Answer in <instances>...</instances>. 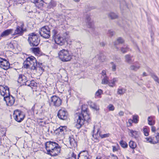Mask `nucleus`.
<instances>
[{"label":"nucleus","instance_id":"obj_32","mask_svg":"<svg viewBox=\"0 0 159 159\" xmlns=\"http://www.w3.org/2000/svg\"><path fill=\"white\" fill-rule=\"evenodd\" d=\"M52 38L54 40H55V38L59 36L58 34V31L56 29H53L52 31Z\"/></svg>","mask_w":159,"mask_h":159},{"label":"nucleus","instance_id":"obj_41","mask_svg":"<svg viewBox=\"0 0 159 159\" xmlns=\"http://www.w3.org/2000/svg\"><path fill=\"white\" fill-rule=\"evenodd\" d=\"M129 49L127 47H122L121 48V51L123 53H125L129 50Z\"/></svg>","mask_w":159,"mask_h":159},{"label":"nucleus","instance_id":"obj_30","mask_svg":"<svg viewBox=\"0 0 159 159\" xmlns=\"http://www.w3.org/2000/svg\"><path fill=\"white\" fill-rule=\"evenodd\" d=\"M108 16L111 19H114L118 17V15L114 12H111L109 14Z\"/></svg>","mask_w":159,"mask_h":159},{"label":"nucleus","instance_id":"obj_12","mask_svg":"<svg viewBox=\"0 0 159 159\" xmlns=\"http://www.w3.org/2000/svg\"><path fill=\"white\" fill-rule=\"evenodd\" d=\"M66 126H60L54 130V133L57 136H64L65 133L66 131Z\"/></svg>","mask_w":159,"mask_h":159},{"label":"nucleus","instance_id":"obj_35","mask_svg":"<svg viewBox=\"0 0 159 159\" xmlns=\"http://www.w3.org/2000/svg\"><path fill=\"white\" fill-rule=\"evenodd\" d=\"M139 117L138 115H134L133 116V122L135 123H137L139 121Z\"/></svg>","mask_w":159,"mask_h":159},{"label":"nucleus","instance_id":"obj_18","mask_svg":"<svg viewBox=\"0 0 159 159\" xmlns=\"http://www.w3.org/2000/svg\"><path fill=\"white\" fill-rule=\"evenodd\" d=\"M13 30L10 29H7L2 32L0 35V40L2 37H5L12 34Z\"/></svg>","mask_w":159,"mask_h":159},{"label":"nucleus","instance_id":"obj_59","mask_svg":"<svg viewBox=\"0 0 159 159\" xmlns=\"http://www.w3.org/2000/svg\"><path fill=\"white\" fill-rule=\"evenodd\" d=\"M42 63H38V64L37 68L38 67L41 70H43V67L41 66V65H42Z\"/></svg>","mask_w":159,"mask_h":159},{"label":"nucleus","instance_id":"obj_13","mask_svg":"<svg viewBox=\"0 0 159 159\" xmlns=\"http://www.w3.org/2000/svg\"><path fill=\"white\" fill-rule=\"evenodd\" d=\"M57 115L60 119L66 120L67 118L68 113L65 109H61L58 111Z\"/></svg>","mask_w":159,"mask_h":159},{"label":"nucleus","instance_id":"obj_57","mask_svg":"<svg viewBox=\"0 0 159 159\" xmlns=\"http://www.w3.org/2000/svg\"><path fill=\"white\" fill-rule=\"evenodd\" d=\"M102 75L104 77L106 76V72L105 70H103L101 73Z\"/></svg>","mask_w":159,"mask_h":159},{"label":"nucleus","instance_id":"obj_34","mask_svg":"<svg viewBox=\"0 0 159 159\" xmlns=\"http://www.w3.org/2000/svg\"><path fill=\"white\" fill-rule=\"evenodd\" d=\"M120 144L121 147L124 148H127L128 147L127 143L123 140H121L120 142Z\"/></svg>","mask_w":159,"mask_h":159},{"label":"nucleus","instance_id":"obj_1","mask_svg":"<svg viewBox=\"0 0 159 159\" xmlns=\"http://www.w3.org/2000/svg\"><path fill=\"white\" fill-rule=\"evenodd\" d=\"M48 154L52 156H56L60 153L61 147L55 142L48 141L45 144Z\"/></svg>","mask_w":159,"mask_h":159},{"label":"nucleus","instance_id":"obj_19","mask_svg":"<svg viewBox=\"0 0 159 159\" xmlns=\"http://www.w3.org/2000/svg\"><path fill=\"white\" fill-rule=\"evenodd\" d=\"M27 79L26 77L23 74H20L18 77L17 81L18 83L21 84V85H23L25 84V82Z\"/></svg>","mask_w":159,"mask_h":159},{"label":"nucleus","instance_id":"obj_38","mask_svg":"<svg viewBox=\"0 0 159 159\" xmlns=\"http://www.w3.org/2000/svg\"><path fill=\"white\" fill-rule=\"evenodd\" d=\"M151 75L155 81L159 84V79L156 75L154 74H151Z\"/></svg>","mask_w":159,"mask_h":159},{"label":"nucleus","instance_id":"obj_49","mask_svg":"<svg viewBox=\"0 0 159 159\" xmlns=\"http://www.w3.org/2000/svg\"><path fill=\"white\" fill-rule=\"evenodd\" d=\"M30 80H28L27 79L26 80V81L25 82V84H24L23 85H27L28 86L30 87Z\"/></svg>","mask_w":159,"mask_h":159},{"label":"nucleus","instance_id":"obj_51","mask_svg":"<svg viewBox=\"0 0 159 159\" xmlns=\"http://www.w3.org/2000/svg\"><path fill=\"white\" fill-rule=\"evenodd\" d=\"M143 133L144 134L145 136H148L149 135V133L147 130V129L146 128H143Z\"/></svg>","mask_w":159,"mask_h":159},{"label":"nucleus","instance_id":"obj_55","mask_svg":"<svg viewBox=\"0 0 159 159\" xmlns=\"http://www.w3.org/2000/svg\"><path fill=\"white\" fill-rule=\"evenodd\" d=\"M93 137L95 139H96V141H95V142H98L99 141V140L98 139L97 137L96 136V134H95V135H93Z\"/></svg>","mask_w":159,"mask_h":159},{"label":"nucleus","instance_id":"obj_56","mask_svg":"<svg viewBox=\"0 0 159 159\" xmlns=\"http://www.w3.org/2000/svg\"><path fill=\"white\" fill-rule=\"evenodd\" d=\"M81 159H90L89 158V155L81 157Z\"/></svg>","mask_w":159,"mask_h":159},{"label":"nucleus","instance_id":"obj_42","mask_svg":"<svg viewBox=\"0 0 159 159\" xmlns=\"http://www.w3.org/2000/svg\"><path fill=\"white\" fill-rule=\"evenodd\" d=\"M90 107L91 108L94 109L95 110L97 111L99 110V108L95 103H93L90 105Z\"/></svg>","mask_w":159,"mask_h":159},{"label":"nucleus","instance_id":"obj_29","mask_svg":"<svg viewBox=\"0 0 159 159\" xmlns=\"http://www.w3.org/2000/svg\"><path fill=\"white\" fill-rule=\"evenodd\" d=\"M109 82L108 77L107 76H105L103 77V79L102 80V84H108Z\"/></svg>","mask_w":159,"mask_h":159},{"label":"nucleus","instance_id":"obj_9","mask_svg":"<svg viewBox=\"0 0 159 159\" xmlns=\"http://www.w3.org/2000/svg\"><path fill=\"white\" fill-rule=\"evenodd\" d=\"M50 104L55 107H59L62 103V100L58 97L56 95H53L49 100Z\"/></svg>","mask_w":159,"mask_h":159},{"label":"nucleus","instance_id":"obj_11","mask_svg":"<svg viewBox=\"0 0 159 159\" xmlns=\"http://www.w3.org/2000/svg\"><path fill=\"white\" fill-rule=\"evenodd\" d=\"M67 35V34L66 32L64 34V37H65L64 38L60 36L57 37L56 38H55L54 40L55 43L60 46L64 45L66 42V38Z\"/></svg>","mask_w":159,"mask_h":159},{"label":"nucleus","instance_id":"obj_64","mask_svg":"<svg viewBox=\"0 0 159 159\" xmlns=\"http://www.w3.org/2000/svg\"><path fill=\"white\" fill-rule=\"evenodd\" d=\"M100 45L102 47H104L105 46V44L104 42H101L100 43Z\"/></svg>","mask_w":159,"mask_h":159},{"label":"nucleus","instance_id":"obj_62","mask_svg":"<svg viewBox=\"0 0 159 159\" xmlns=\"http://www.w3.org/2000/svg\"><path fill=\"white\" fill-rule=\"evenodd\" d=\"M59 7L61 8L62 9H65V7L64 6V5H62V4H60L59 5Z\"/></svg>","mask_w":159,"mask_h":159},{"label":"nucleus","instance_id":"obj_40","mask_svg":"<svg viewBox=\"0 0 159 159\" xmlns=\"http://www.w3.org/2000/svg\"><path fill=\"white\" fill-rule=\"evenodd\" d=\"M99 134L100 136L101 137L102 139L108 137L110 135V134L109 133L102 134H101L100 132L99 133Z\"/></svg>","mask_w":159,"mask_h":159},{"label":"nucleus","instance_id":"obj_44","mask_svg":"<svg viewBox=\"0 0 159 159\" xmlns=\"http://www.w3.org/2000/svg\"><path fill=\"white\" fill-rule=\"evenodd\" d=\"M148 124L149 125H153L155 122L152 121L151 118L150 117H148Z\"/></svg>","mask_w":159,"mask_h":159},{"label":"nucleus","instance_id":"obj_22","mask_svg":"<svg viewBox=\"0 0 159 159\" xmlns=\"http://www.w3.org/2000/svg\"><path fill=\"white\" fill-rule=\"evenodd\" d=\"M133 57V56H131L130 54L126 55L125 56V61L129 64H131L134 61V60L132 59Z\"/></svg>","mask_w":159,"mask_h":159},{"label":"nucleus","instance_id":"obj_61","mask_svg":"<svg viewBox=\"0 0 159 159\" xmlns=\"http://www.w3.org/2000/svg\"><path fill=\"white\" fill-rule=\"evenodd\" d=\"M124 114V113L123 111H120L119 113V115L120 116H123Z\"/></svg>","mask_w":159,"mask_h":159},{"label":"nucleus","instance_id":"obj_54","mask_svg":"<svg viewBox=\"0 0 159 159\" xmlns=\"http://www.w3.org/2000/svg\"><path fill=\"white\" fill-rule=\"evenodd\" d=\"M111 156V159H118V157L117 156L113 154H112Z\"/></svg>","mask_w":159,"mask_h":159},{"label":"nucleus","instance_id":"obj_16","mask_svg":"<svg viewBox=\"0 0 159 159\" xmlns=\"http://www.w3.org/2000/svg\"><path fill=\"white\" fill-rule=\"evenodd\" d=\"M3 99L8 106H12L14 103L15 101V98L10 94L7 97L3 98Z\"/></svg>","mask_w":159,"mask_h":159},{"label":"nucleus","instance_id":"obj_23","mask_svg":"<svg viewBox=\"0 0 159 159\" xmlns=\"http://www.w3.org/2000/svg\"><path fill=\"white\" fill-rule=\"evenodd\" d=\"M129 135L132 137L136 138L138 136V132L132 129H129Z\"/></svg>","mask_w":159,"mask_h":159},{"label":"nucleus","instance_id":"obj_15","mask_svg":"<svg viewBox=\"0 0 159 159\" xmlns=\"http://www.w3.org/2000/svg\"><path fill=\"white\" fill-rule=\"evenodd\" d=\"M10 64L8 61L0 57V67L4 70H7L10 67Z\"/></svg>","mask_w":159,"mask_h":159},{"label":"nucleus","instance_id":"obj_17","mask_svg":"<svg viewBox=\"0 0 159 159\" xmlns=\"http://www.w3.org/2000/svg\"><path fill=\"white\" fill-rule=\"evenodd\" d=\"M69 140L70 143L69 148H75L77 146V143L75 140V137L73 135L70 136L69 138Z\"/></svg>","mask_w":159,"mask_h":159},{"label":"nucleus","instance_id":"obj_25","mask_svg":"<svg viewBox=\"0 0 159 159\" xmlns=\"http://www.w3.org/2000/svg\"><path fill=\"white\" fill-rule=\"evenodd\" d=\"M86 23L88 24L89 27L91 28L92 26V23L91 21V18L89 15H87L85 17Z\"/></svg>","mask_w":159,"mask_h":159},{"label":"nucleus","instance_id":"obj_60","mask_svg":"<svg viewBox=\"0 0 159 159\" xmlns=\"http://www.w3.org/2000/svg\"><path fill=\"white\" fill-rule=\"evenodd\" d=\"M151 130L153 132H155L156 131V127L154 126H152L151 128Z\"/></svg>","mask_w":159,"mask_h":159},{"label":"nucleus","instance_id":"obj_28","mask_svg":"<svg viewBox=\"0 0 159 159\" xmlns=\"http://www.w3.org/2000/svg\"><path fill=\"white\" fill-rule=\"evenodd\" d=\"M37 122L39 125L41 126H44L46 124V122L44 120H43V119H38Z\"/></svg>","mask_w":159,"mask_h":159},{"label":"nucleus","instance_id":"obj_39","mask_svg":"<svg viewBox=\"0 0 159 159\" xmlns=\"http://www.w3.org/2000/svg\"><path fill=\"white\" fill-rule=\"evenodd\" d=\"M140 66H135L134 65H131L130 66V69L131 70L134 71H136L139 69Z\"/></svg>","mask_w":159,"mask_h":159},{"label":"nucleus","instance_id":"obj_27","mask_svg":"<svg viewBox=\"0 0 159 159\" xmlns=\"http://www.w3.org/2000/svg\"><path fill=\"white\" fill-rule=\"evenodd\" d=\"M97 57L98 59L102 62L104 61L106 58V57L104 53L102 52H100L99 54L98 55Z\"/></svg>","mask_w":159,"mask_h":159},{"label":"nucleus","instance_id":"obj_26","mask_svg":"<svg viewBox=\"0 0 159 159\" xmlns=\"http://www.w3.org/2000/svg\"><path fill=\"white\" fill-rule=\"evenodd\" d=\"M118 81L117 78H113L112 80H111L108 83V85L111 87H113L116 85L115 83Z\"/></svg>","mask_w":159,"mask_h":159},{"label":"nucleus","instance_id":"obj_7","mask_svg":"<svg viewBox=\"0 0 159 159\" xmlns=\"http://www.w3.org/2000/svg\"><path fill=\"white\" fill-rule=\"evenodd\" d=\"M39 33L41 37L45 39H48L50 36V29L47 25L41 28L39 31Z\"/></svg>","mask_w":159,"mask_h":159},{"label":"nucleus","instance_id":"obj_47","mask_svg":"<svg viewBox=\"0 0 159 159\" xmlns=\"http://www.w3.org/2000/svg\"><path fill=\"white\" fill-rule=\"evenodd\" d=\"M103 91L101 89H98L96 93V95L97 96H98L102 93Z\"/></svg>","mask_w":159,"mask_h":159},{"label":"nucleus","instance_id":"obj_3","mask_svg":"<svg viewBox=\"0 0 159 159\" xmlns=\"http://www.w3.org/2000/svg\"><path fill=\"white\" fill-rule=\"evenodd\" d=\"M25 68H28L30 66L33 70H36L38 66V63L36 59L33 56L28 57L23 63Z\"/></svg>","mask_w":159,"mask_h":159},{"label":"nucleus","instance_id":"obj_63","mask_svg":"<svg viewBox=\"0 0 159 159\" xmlns=\"http://www.w3.org/2000/svg\"><path fill=\"white\" fill-rule=\"evenodd\" d=\"M35 104H34V105L31 108V111H33V112H34V110L35 109Z\"/></svg>","mask_w":159,"mask_h":159},{"label":"nucleus","instance_id":"obj_4","mask_svg":"<svg viewBox=\"0 0 159 159\" xmlns=\"http://www.w3.org/2000/svg\"><path fill=\"white\" fill-rule=\"evenodd\" d=\"M59 59L63 62H67L72 59V56L68 50L62 49L58 53Z\"/></svg>","mask_w":159,"mask_h":159},{"label":"nucleus","instance_id":"obj_24","mask_svg":"<svg viewBox=\"0 0 159 159\" xmlns=\"http://www.w3.org/2000/svg\"><path fill=\"white\" fill-rule=\"evenodd\" d=\"M57 5V3L56 1L52 0L48 3L47 6V8L48 9L53 8L55 7Z\"/></svg>","mask_w":159,"mask_h":159},{"label":"nucleus","instance_id":"obj_31","mask_svg":"<svg viewBox=\"0 0 159 159\" xmlns=\"http://www.w3.org/2000/svg\"><path fill=\"white\" fill-rule=\"evenodd\" d=\"M129 147L133 149L135 148L137 146L136 143L133 141H130L129 143Z\"/></svg>","mask_w":159,"mask_h":159},{"label":"nucleus","instance_id":"obj_37","mask_svg":"<svg viewBox=\"0 0 159 159\" xmlns=\"http://www.w3.org/2000/svg\"><path fill=\"white\" fill-rule=\"evenodd\" d=\"M14 2V4H22L25 3V0H12Z\"/></svg>","mask_w":159,"mask_h":159},{"label":"nucleus","instance_id":"obj_46","mask_svg":"<svg viewBox=\"0 0 159 159\" xmlns=\"http://www.w3.org/2000/svg\"><path fill=\"white\" fill-rule=\"evenodd\" d=\"M111 64L112 65L111 69L113 71H115L116 70V65L114 64L112 62H111Z\"/></svg>","mask_w":159,"mask_h":159},{"label":"nucleus","instance_id":"obj_33","mask_svg":"<svg viewBox=\"0 0 159 159\" xmlns=\"http://www.w3.org/2000/svg\"><path fill=\"white\" fill-rule=\"evenodd\" d=\"M126 91V89L123 88L118 89H117V93L118 94L121 95L125 93Z\"/></svg>","mask_w":159,"mask_h":159},{"label":"nucleus","instance_id":"obj_14","mask_svg":"<svg viewBox=\"0 0 159 159\" xmlns=\"http://www.w3.org/2000/svg\"><path fill=\"white\" fill-rule=\"evenodd\" d=\"M146 139L148 143L152 144L159 143V133H157V135L152 138L150 137L149 138H146Z\"/></svg>","mask_w":159,"mask_h":159},{"label":"nucleus","instance_id":"obj_52","mask_svg":"<svg viewBox=\"0 0 159 159\" xmlns=\"http://www.w3.org/2000/svg\"><path fill=\"white\" fill-rule=\"evenodd\" d=\"M8 48L11 49H13L14 47L13 44L11 43H10L8 44Z\"/></svg>","mask_w":159,"mask_h":159},{"label":"nucleus","instance_id":"obj_58","mask_svg":"<svg viewBox=\"0 0 159 159\" xmlns=\"http://www.w3.org/2000/svg\"><path fill=\"white\" fill-rule=\"evenodd\" d=\"M112 150L113 152L117 151H118V149L116 146H112Z\"/></svg>","mask_w":159,"mask_h":159},{"label":"nucleus","instance_id":"obj_53","mask_svg":"<svg viewBox=\"0 0 159 159\" xmlns=\"http://www.w3.org/2000/svg\"><path fill=\"white\" fill-rule=\"evenodd\" d=\"M30 83V87H34L35 86V84L34 81H31Z\"/></svg>","mask_w":159,"mask_h":159},{"label":"nucleus","instance_id":"obj_48","mask_svg":"<svg viewBox=\"0 0 159 159\" xmlns=\"http://www.w3.org/2000/svg\"><path fill=\"white\" fill-rule=\"evenodd\" d=\"M76 155L75 154L74 152H72L71 157L67 159H76Z\"/></svg>","mask_w":159,"mask_h":159},{"label":"nucleus","instance_id":"obj_10","mask_svg":"<svg viewBox=\"0 0 159 159\" xmlns=\"http://www.w3.org/2000/svg\"><path fill=\"white\" fill-rule=\"evenodd\" d=\"M0 94L3 98H5L10 94L9 88L7 86H0Z\"/></svg>","mask_w":159,"mask_h":159},{"label":"nucleus","instance_id":"obj_45","mask_svg":"<svg viewBox=\"0 0 159 159\" xmlns=\"http://www.w3.org/2000/svg\"><path fill=\"white\" fill-rule=\"evenodd\" d=\"M108 109L110 111H113L115 109V107L112 104H109L107 107Z\"/></svg>","mask_w":159,"mask_h":159},{"label":"nucleus","instance_id":"obj_50","mask_svg":"<svg viewBox=\"0 0 159 159\" xmlns=\"http://www.w3.org/2000/svg\"><path fill=\"white\" fill-rule=\"evenodd\" d=\"M114 34V32L111 30H109L108 31V34H109L110 36H113Z\"/></svg>","mask_w":159,"mask_h":159},{"label":"nucleus","instance_id":"obj_21","mask_svg":"<svg viewBox=\"0 0 159 159\" xmlns=\"http://www.w3.org/2000/svg\"><path fill=\"white\" fill-rule=\"evenodd\" d=\"M34 2L36 6L38 8L42 7L43 5V0H34Z\"/></svg>","mask_w":159,"mask_h":159},{"label":"nucleus","instance_id":"obj_8","mask_svg":"<svg viewBox=\"0 0 159 159\" xmlns=\"http://www.w3.org/2000/svg\"><path fill=\"white\" fill-rule=\"evenodd\" d=\"M13 117L16 121L18 122H21L24 119L25 115L23 112L16 110L14 111Z\"/></svg>","mask_w":159,"mask_h":159},{"label":"nucleus","instance_id":"obj_20","mask_svg":"<svg viewBox=\"0 0 159 159\" xmlns=\"http://www.w3.org/2000/svg\"><path fill=\"white\" fill-rule=\"evenodd\" d=\"M124 40L121 38L119 37L118 38L117 40L113 42L114 45L115 46L116 49L118 50L119 48L116 46L119 44H121L124 43Z\"/></svg>","mask_w":159,"mask_h":159},{"label":"nucleus","instance_id":"obj_5","mask_svg":"<svg viewBox=\"0 0 159 159\" xmlns=\"http://www.w3.org/2000/svg\"><path fill=\"white\" fill-rule=\"evenodd\" d=\"M28 41L31 46H37L40 42V39L39 38L38 34L34 33H32L28 35Z\"/></svg>","mask_w":159,"mask_h":159},{"label":"nucleus","instance_id":"obj_36","mask_svg":"<svg viewBox=\"0 0 159 159\" xmlns=\"http://www.w3.org/2000/svg\"><path fill=\"white\" fill-rule=\"evenodd\" d=\"M31 51L35 54H39L40 52L39 48H31Z\"/></svg>","mask_w":159,"mask_h":159},{"label":"nucleus","instance_id":"obj_43","mask_svg":"<svg viewBox=\"0 0 159 159\" xmlns=\"http://www.w3.org/2000/svg\"><path fill=\"white\" fill-rule=\"evenodd\" d=\"M81 157L85 156H89L88 152L87 151H83L80 152Z\"/></svg>","mask_w":159,"mask_h":159},{"label":"nucleus","instance_id":"obj_6","mask_svg":"<svg viewBox=\"0 0 159 159\" xmlns=\"http://www.w3.org/2000/svg\"><path fill=\"white\" fill-rule=\"evenodd\" d=\"M24 24L23 22L19 23L18 25H17L16 29L12 35H18L19 36H22L24 32L26 31V29L24 28Z\"/></svg>","mask_w":159,"mask_h":159},{"label":"nucleus","instance_id":"obj_2","mask_svg":"<svg viewBox=\"0 0 159 159\" xmlns=\"http://www.w3.org/2000/svg\"><path fill=\"white\" fill-rule=\"evenodd\" d=\"M75 116L78 117L76 127L79 129L84 124L85 122H89L90 120V118L88 114L86 109L81 110V113L78 112L75 114Z\"/></svg>","mask_w":159,"mask_h":159}]
</instances>
